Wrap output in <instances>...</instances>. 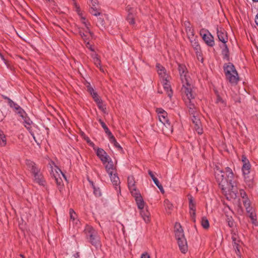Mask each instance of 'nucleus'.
<instances>
[{"mask_svg": "<svg viewBox=\"0 0 258 258\" xmlns=\"http://www.w3.org/2000/svg\"><path fill=\"white\" fill-rule=\"evenodd\" d=\"M178 71L180 80L182 84L181 93L185 103L188 108L189 113L192 115L191 120L194 124L200 123L198 112L195 106V94L192 91L191 79L189 76L187 69L184 65L179 64Z\"/></svg>", "mask_w": 258, "mask_h": 258, "instance_id": "1", "label": "nucleus"}, {"mask_svg": "<svg viewBox=\"0 0 258 258\" xmlns=\"http://www.w3.org/2000/svg\"><path fill=\"white\" fill-rule=\"evenodd\" d=\"M215 175L217 182L222 190L234 187V182L233 181V173L229 167H226L225 171H223L219 166L215 168Z\"/></svg>", "mask_w": 258, "mask_h": 258, "instance_id": "2", "label": "nucleus"}, {"mask_svg": "<svg viewBox=\"0 0 258 258\" xmlns=\"http://www.w3.org/2000/svg\"><path fill=\"white\" fill-rule=\"evenodd\" d=\"M175 236L180 251L185 253L188 249L187 241L184 237L183 229L179 223H176L175 226Z\"/></svg>", "mask_w": 258, "mask_h": 258, "instance_id": "3", "label": "nucleus"}, {"mask_svg": "<svg viewBox=\"0 0 258 258\" xmlns=\"http://www.w3.org/2000/svg\"><path fill=\"white\" fill-rule=\"evenodd\" d=\"M224 70L227 79L233 84H236L239 80L237 72L234 65L229 62L224 66Z\"/></svg>", "mask_w": 258, "mask_h": 258, "instance_id": "4", "label": "nucleus"}, {"mask_svg": "<svg viewBox=\"0 0 258 258\" xmlns=\"http://www.w3.org/2000/svg\"><path fill=\"white\" fill-rule=\"evenodd\" d=\"M172 132L173 126L167 117V113L162 109V133L169 136Z\"/></svg>", "mask_w": 258, "mask_h": 258, "instance_id": "5", "label": "nucleus"}, {"mask_svg": "<svg viewBox=\"0 0 258 258\" xmlns=\"http://www.w3.org/2000/svg\"><path fill=\"white\" fill-rule=\"evenodd\" d=\"M251 169L250 164H243L242 171L244 177V180L247 185L251 188L254 185L253 178L252 175H249Z\"/></svg>", "mask_w": 258, "mask_h": 258, "instance_id": "6", "label": "nucleus"}, {"mask_svg": "<svg viewBox=\"0 0 258 258\" xmlns=\"http://www.w3.org/2000/svg\"><path fill=\"white\" fill-rule=\"evenodd\" d=\"M49 165L50 166V168H51V171L50 174L55 179V182L56 184L57 185L58 188L60 191H61L62 189H63V183L62 180L61 178L59 177V172H60L62 176L66 178L64 175L62 173V172L61 171V170L56 166H55L54 168H52V165L51 164H49Z\"/></svg>", "mask_w": 258, "mask_h": 258, "instance_id": "7", "label": "nucleus"}, {"mask_svg": "<svg viewBox=\"0 0 258 258\" xmlns=\"http://www.w3.org/2000/svg\"><path fill=\"white\" fill-rule=\"evenodd\" d=\"M162 85L164 90L166 92L168 97L170 99L172 96L173 92L169 82L170 77L165 73V69L162 67Z\"/></svg>", "mask_w": 258, "mask_h": 258, "instance_id": "8", "label": "nucleus"}, {"mask_svg": "<svg viewBox=\"0 0 258 258\" xmlns=\"http://www.w3.org/2000/svg\"><path fill=\"white\" fill-rule=\"evenodd\" d=\"M132 195L135 199L136 204L139 209L141 210L145 208V203L139 191H133Z\"/></svg>", "mask_w": 258, "mask_h": 258, "instance_id": "9", "label": "nucleus"}, {"mask_svg": "<svg viewBox=\"0 0 258 258\" xmlns=\"http://www.w3.org/2000/svg\"><path fill=\"white\" fill-rule=\"evenodd\" d=\"M189 214L191 220L194 222H196V204L194 201L192 197H190L189 198Z\"/></svg>", "mask_w": 258, "mask_h": 258, "instance_id": "10", "label": "nucleus"}, {"mask_svg": "<svg viewBox=\"0 0 258 258\" xmlns=\"http://www.w3.org/2000/svg\"><path fill=\"white\" fill-rule=\"evenodd\" d=\"M96 154L104 164H105L108 160L110 159L106 152L101 148L97 149Z\"/></svg>", "mask_w": 258, "mask_h": 258, "instance_id": "11", "label": "nucleus"}, {"mask_svg": "<svg viewBox=\"0 0 258 258\" xmlns=\"http://www.w3.org/2000/svg\"><path fill=\"white\" fill-rule=\"evenodd\" d=\"M217 33L219 41H221L223 44L226 43L228 37L225 31L221 28H218L217 29Z\"/></svg>", "mask_w": 258, "mask_h": 258, "instance_id": "12", "label": "nucleus"}, {"mask_svg": "<svg viewBox=\"0 0 258 258\" xmlns=\"http://www.w3.org/2000/svg\"><path fill=\"white\" fill-rule=\"evenodd\" d=\"M32 175L34 176V180L35 182L38 183L40 185H44L45 183V180L42 173L40 172V169L33 173Z\"/></svg>", "mask_w": 258, "mask_h": 258, "instance_id": "13", "label": "nucleus"}, {"mask_svg": "<svg viewBox=\"0 0 258 258\" xmlns=\"http://www.w3.org/2000/svg\"><path fill=\"white\" fill-rule=\"evenodd\" d=\"M202 37L203 39L208 46H214L215 43L213 36L208 31L207 34H203Z\"/></svg>", "mask_w": 258, "mask_h": 258, "instance_id": "14", "label": "nucleus"}, {"mask_svg": "<svg viewBox=\"0 0 258 258\" xmlns=\"http://www.w3.org/2000/svg\"><path fill=\"white\" fill-rule=\"evenodd\" d=\"M26 165L28 169L31 172L32 174L35 173L36 171H38V170L40 169V168L36 166L34 162L30 160H26Z\"/></svg>", "mask_w": 258, "mask_h": 258, "instance_id": "15", "label": "nucleus"}, {"mask_svg": "<svg viewBox=\"0 0 258 258\" xmlns=\"http://www.w3.org/2000/svg\"><path fill=\"white\" fill-rule=\"evenodd\" d=\"M128 187L130 190L131 194L133 191H139L135 186V181L133 176H129L127 178Z\"/></svg>", "mask_w": 258, "mask_h": 258, "instance_id": "16", "label": "nucleus"}, {"mask_svg": "<svg viewBox=\"0 0 258 258\" xmlns=\"http://www.w3.org/2000/svg\"><path fill=\"white\" fill-rule=\"evenodd\" d=\"M188 38L189 40V41L192 47L198 52V51L200 50V46L198 42L197 36H195V35H194L192 36L188 37Z\"/></svg>", "mask_w": 258, "mask_h": 258, "instance_id": "17", "label": "nucleus"}, {"mask_svg": "<svg viewBox=\"0 0 258 258\" xmlns=\"http://www.w3.org/2000/svg\"><path fill=\"white\" fill-rule=\"evenodd\" d=\"M127 10L128 12V14L126 17V20L131 25H134L135 24L134 10L133 8L128 7H127Z\"/></svg>", "mask_w": 258, "mask_h": 258, "instance_id": "18", "label": "nucleus"}, {"mask_svg": "<svg viewBox=\"0 0 258 258\" xmlns=\"http://www.w3.org/2000/svg\"><path fill=\"white\" fill-rule=\"evenodd\" d=\"M140 210V213L144 220V221L146 223H148L150 221V213L147 210V208L145 209L144 208L143 209H142Z\"/></svg>", "mask_w": 258, "mask_h": 258, "instance_id": "19", "label": "nucleus"}, {"mask_svg": "<svg viewBox=\"0 0 258 258\" xmlns=\"http://www.w3.org/2000/svg\"><path fill=\"white\" fill-rule=\"evenodd\" d=\"M85 234L88 238L92 237L97 232L91 226L87 225L84 229Z\"/></svg>", "mask_w": 258, "mask_h": 258, "instance_id": "20", "label": "nucleus"}, {"mask_svg": "<svg viewBox=\"0 0 258 258\" xmlns=\"http://www.w3.org/2000/svg\"><path fill=\"white\" fill-rule=\"evenodd\" d=\"M90 242L94 246L98 247L100 245V238L98 235L97 232L92 237L89 238Z\"/></svg>", "mask_w": 258, "mask_h": 258, "instance_id": "21", "label": "nucleus"}, {"mask_svg": "<svg viewBox=\"0 0 258 258\" xmlns=\"http://www.w3.org/2000/svg\"><path fill=\"white\" fill-rule=\"evenodd\" d=\"M92 57L96 66L99 68L101 72H104L103 69L101 66V61L99 58L98 55L95 53H93L92 54Z\"/></svg>", "mask_w": 258, "mask_h": 258, "instance_id": "22", "label": "nucleus"}, {"mask_svg": "<svg viewBox=\"0 0 258 258\" xmlns=\"http://www.w3.org/2000/svg\"><path fill=\"white\" fill-rule=\"evenodd\" d=\"M110 176V178L111 181H112L114 186H115V188H117V186L120 184L119 178L118 176L115 174H113V172L111 173V174H108Z\"/></svg>", "mask_w": 258, "mask_h": 258, "instance_id": "23", "label": "nucleus"}, {"mask_svg": "<svg viewBox=\"0 0 258 258\" xmlns=\"http://www.w3.org/2000/svg\"><path fill=\"white\" fill-rule=\"evenodd\" d=\"M232 241H233V246L235 248L236 254L238 257H239L240 256V250L238 248V244L237 243V242L238 241L237 240V236L235 234H233L232 235Z\"/></svg>", "mask_w": 258, "mask_h": 258, "instance_id": "24", "label": "nucleus"}, {"mask_svg": "<svg viewBox=\"0 0 258 258\" xmlns=\"http://www.w3.org/2000/svg\"><path fill=\"white\" fill-rule=\"evenodd\" d=\"M69 213L70 216V221L72 222L73 224L77 225L79 222V220L77 218V216L76 213L72 209H70Z\"/></svg>", "mask_w": 258, "mask_h": 258, "instance_id": "25", "label": "nucleus"}, {"mask_svg": "<svg viewBox=\"0 0 258 258\" xmlns=\"http://www.w3.org/2000/svg\"><path fill=\"white\" fill-rule=\"evenodd\" d=\"M184 25L185 27V31L187 35V37L192 36L195 35L194 29L190 26V24L188 22H185Z\"/></svg>", "mask_w": 258, "mask_h": 258, "instance_id": "26", "label": "nucleus"}, {"mask_svg": "<svg viewBox=\"0 0 258 258\" xmlns=\"http://www.w3.org/2000/svg\"><path fill=\"white\" fill-rule=\"evenodd\" d=\"M107 163V164L105 165L106 170L108 174H111L114 169L113 163L111 159H109Z\"/></svg>", "mask_w": 258, "mask_h": 258, "instance_id": "27", "label": "nucleus"}, {"mask_svg": "<svg viewBox=\"0 0 258 258\" xmlns=\"http://www.w3.org/2000/svg\"><path fill=\"white\" fill-rule=\"evenodd\" d=\"M98 121H99V123H100V124L101 125L103 128L104 129L105 133L107 135L108 139H109L111 137H112L113 135L112 134L111 132L109 131V130L108 129V128L107 127V126H106L105 123L101 119H99L98 120Z\"/></svg>", "mask_w": 258, "mask_h": 258, "instance_id": "28", "label": "nucleus"}, {"mask_svg": "<svg viewBox=\"0 0 258 258\" xmlns=\"http://www.w3.org/2000/svg\"><path fill=\"white\" fill-rule=\"evenodd\" d=\"M164 206L167 214H170L173 210L172 204L168 200H166L164 201Z\"/></svg>", "mask_w": 258, "mask_h": 258, "instance_id": "29", "label": "nucleus"}, {"mask_svg": "<svg viewBox=\"0 0 258 258\" xmlns=\"http://www.w3.org/2000/svg\"><path fill=\"white\" fill-rule=\"evenodd\" d=\"M148 173L153 179L155 184L157 185V186L159 188V189L161 191V184H160L158 179L154 176L153 172L151 170L148 171Z\"/></svg>", "mask_w": 258, "mask_h": 258, "instance_id": "30", "label": "nucleus"}, {"mask_svg": "<svg viewBox=\"0 0 258 258\" xmlns=\"http://www.w3.org/2000/svg\"><path fill=\"white\" fill-rule=\"evenodd\" d=\"M216 103L221 108H223L226 106V103L223 100L219 94H217V99Z\"/></svg>", "mask_w": 258, "mask_h": 258, "instance_id": "31", "label": "nucleus"}, {"mask_svg": "<svg viewBox=\"0 0 258 258\" xmlns=\"http://www.w3.org/2000/svg\"><path fill=\"white\" fill-rule=\"evenodd\" d=\"M202 226L205 229H208L210 227L209 220L206 217H203L201 221Z\"/></svg>", "mask_w": 258, "mask_h": 258, "instance_id": "32", "label": "nucleus"}, {"mask_svg": "<svg viewBox=\"0 0 258 258\" xmlns=\"http://www.w3.org/2000/svg\"><path fill=\"white\" fill-rule=\"evenodd\" d=\"M22 119L24 120L25 123V126L30 132L31 124H32V121L28 117H27V115L24 118H22Z\"/></svg>", "mask_w": 258, "mask_h": 258, "instance_id": "33", "label": "nucleus"}, {"mask_svg": "<svg viewBox=\"0 0 258 258\" xmlns=\"http://www.w3.org/2000/svg\"><path fill=\"white\" fill-rule=\"evenodd\" d=\"M242 202L247 213H250V211H251V208L250 207V202L249 199L247 198H245V199L243 200Z\"/></svg>", "mask_w": 258, "mask_h": 258, "instance_id": "34", "label": "nucleus"}, {"mask_svg": "<svg viewBox=\"0 0 258 258\" xmlns=\"http://www.w3.org/2000/svg\"><path fill=\"white\" fill-rule=\"evenodd\" d=\"M81 22L83 24H84V25L86 27V30H85L86 33L88 32L89 33V34L90 35V36L92 37L93 36V34L89 30V24H88L87 23V22L86 21L85 18L82 16H81Z\"/></svg>", "mask_w": 258, "mask_h": 258, "instance_id": "35", "label": "nucleus"}, {"mask_svg": "<svg viewBox=\"0 0 258 258\" xmlns=\"http://www.w3.org/2000/svg\"><path fill=\"white\" fill-rule=\"evenodd\" d=\"M94 189V194L96 197H99L101 196V190L99 188L95 186L93 181H89Z\"/></svg>", "mask_w": 258, "mask_h": 258, "instance_id": "36", "label": "nucleus"}, {"mask_svg": "<svg viewBox=\"0 0 258 258\" xmlns=\"http://www.w3.org/2000/svg\"><path fill=\"white\" fill-rule=\"evenodd\" d=\"M109 141L114 145V146L117 148L119 150H122V148L120 145L117 142L116 139L113 136L111 137L109 139Z\"/></svg>", "mask_w": 258, "mask_h": 258, "instance_id": "37", "label": "nucleus"}, {"mask_svg": "<svg viewBox=\"0 0 258 258\" xmlns=\"http://www.w3.org/2000/svg\"><path fill=\"white\" fill-rule=\"evenodd\" d=\"M6 139L3 132L0 130V146H4L6 145Z\"/></svg>", "mask_w": 258, "mask_h": 258, "instance_id": "38", "label": "nucleus"}, {"mask_svg": "<svg viewBox=\"0 0 258 258\" xmlns=\"http://www.w3.org/2000/svg\"><path fill=\"white\" fill-rule=\"evenodd\" d=\"M16 113L18 114L21 118H24L26 115V113L21 107H19L16 111H15Z\"/></svg>", "mask_w": 258, "mask_h": 258, "instance_id": "39", "label": "nucleus"}, {"mask_svg": "<svg viewBox=\"0 0 258 258\" xmlns=\"http://www.w3.org/2000/svg\"><path fill=\"white\" fill-rule=\"evenodd\" d=\"M9 105L10 107L13 108L14 111H16L17 109L20 107L18 104L14 102L11 99H9Z\"/></svg>", "mask_w": 258, "mask_h": 258, "instance_id": "40", "label": "nucleus"}, {"mask_svg": "<svg viewBox=\"0 0 258 258\" xmlns=\"http://www.w3.org/2000/svg\"><path fill=\"white\" fill-rule=\"evenodd\" d=\"M93 7H92L90 9V13L94 15V16H99L100 14V13L99 12L96 8L95 7V5L93 4Z\"/></svg>", "mask_w": 258, "mask_h": 258, "instance_id": "41", "label": "nucleus"}, {"mask_svg": "<svg viewBox=\"0 0 258 258\" xmlns=\"http://www.w3.org/2000/svg\"><path fill=\"white\" fill-rule=\"evenodd\" d=\"M222 54L224 56V58H227L229 56V50L227 45L223 44V48L222 49Z\"/></svg>", "mask_w": 258, "mask_h": 258, "instance_id": "42", "label": "nucleus"}, {"mask_svg": "<svg viewBox=\"0 0 258 258\" xmlns=\"http://www.w3.org/2000/svg\"><path fill=\"white\" fill-rule=\"evenodd\" d=\"M87 33L89 34L88 32L86 33L85 31V32H83L81 30L79 31L80 35L83 39V40H84L85 42H86L87 41V40H88V36L87 35Z\"/></svg>", "mask_w": 258, "mask_h": 258, "instance_id": "43", "label": "nucleus"}, {"mask_svg": "<svg viewBox=\"0 0 258 258\" xmlns=\"http://www.w3.org/2000/svg\"><path fill=\"white\" fill-rule=\"evenodd\" d=\"M92 96L96 103H99L101 101V100L99 98L96 93H93V96Z\"/></svg>", "mask_w": 258, "mask_h": 258, "instance_id": "44", "label": "nucleus"}, {"mask_svg": "<svg viewBox=\"0 0 258 258\" xmlns=\"http://www.w3.org/2000/svg\"><path fill=\"white\" fill-rule=\"evenodd\" d=\"M97 106L98 108L102 110V111H104L105 109H106L105 106L102 104V101H100L99 103H97Z\"/></svg>", "mask_w": 258, "mask_h": 258, "instance_id": "45", "label": "nucleus"}, {"mask_svg": "<svg viewBox=\"0 0 258 258\" xmlns=\"http://www.w3.org/2000/svg\"><path fill=\"white\" fill-rule=\"evenodd\" d=\"M226 220L228 223V226L230 227H232L234 225V223H233V220L232 219L231 217L227 218V219Z\"/></svg>", "mask_w": 258, "mask_h": 258, "instance_id": "46", "label": "nucleus"}, {"mask_svg": "<svg viewBox=\"0 0 258 258\" xmlns=\"http://www.w3.org/2000/svg\"><path fill=\"white\" fill-rule=\"evenodd\" d=\"M156 112L158 114V117L159 120L161 122V109L160 108H157L156 109Z\"/></svg>", "mask_w": 258, "mask_h": 258, "instance_id": "47", "label": "nucleus"}, {"mask_svg": "<svg viewBox=\"0 0 258 258\" xmlns=\"http://www.w3.org/2000/svg\"><path fill=\"white\" fill-rule=\"evenodd\" d=\"M86 47L87 48H88V49H89L91 51L94 52V49L93 48V47L92 46V45L90 43V42L89 41H86Z\"/></svg>", "mask_w": 258, "mask_h": 258, "instance_id": "48", "label": "nucleus"}, {"mask_svg": "<svg viewBox=\"0 0 258 258\" xmlns=\"http://www.w3.org/2000/svg\"><path fill=\"white\" fill-rule=\"evenodd\" d=\"M240 197L242 198L243 200L245 199V198H247L246 194L243 189L240 190Z\"/></svg>", "mask_w": 258, "mask_h": 258, "instance_id": "49", "label": "nucleus"}, {"mask_svg": "<svg viewBox=\"0 0 258 258\" xmlns=\"http://www.w3.org/2000/svg\"><path fill=\"white\" fill-rule=\"evenodd\" d=\"M242 162L243 163V164H250L249 160L246 158V157L243 155L242 156Z\"/></svg>", "mask_w": 258, "mask_h": 258, "instance_id": "50", "label": "nucleus"}, {"mask_svg": "<svg viewBox=\"0 0 258 258\" xmlns=\"http://www.w3.org/2000/svg\"><path fill=\"white\" fill-rule=\"evenodd\" d=\"M249 214V217L251 219V220H254L255 218V214L253 213L252 211H250V213H248Z\"/></svg>", "mask_w": 258, "mask_h": 258, "instance_id": "51", "label": "nucleus"}, {"mask_svg": "<svg viewBox=\"0 0 258 258\" xmlns=\"http://www.w3.org/2000/svg\"><path fill=\"white\" fill-rule=\"evenodd\" d=\"M196 131L199 134H202L203 133V129L201 127V126L199 127H196Z\"/></svg>", "mask_w": 258, "mask_h": 258, "instance_id": "52", "label": "nucleus"}, {"mask_svg": "<svg viewBox=\"0 0 258 258\" xmlns=\"http://www.w3.org/2000/svg\"><path fill=\"white\" fill-rule=\"evenodd\" d=\"M141 258H150V255L146 252L141 255Z\"/></svg>", "mask_w": 258, "mask_h": 258, "instance_id": "53", "label": "nucleus"}, {"mask_svg": "<svg viewBox=\"0 0 258 258\" xmlns=\"http://www.w3.org/2000/svg\"><path fill=\"white\" fill-rule=\"evenodd\" d=\"M75 4V8H76V11L77 12V13H78V14H79V15H80V16H81V14L80 13V8H79V7L77 5V4H76V3H75V4Z\"/></svg>", "mask_w": 258, "mask_h": 258, "instance_id": "54", "label": "nucleus"}, {"mask_svg": "<svg viewBox=\"0 0 258 258\" xmlns=\"http://www.w3.org/2000/svg\"><path fill=\"white\" fill-rule=\"evenodd\" d=\"M156 67L158 68V70H157L158 73L159 75L160 76L161 75V70L160 69V64L157 63L156 65Z\"/></svg>", "mask_w": 258, "mask_h": 258, "instance_id": "55", "label": "nucleus"}, {"mask_svg": "<svg viewBox=\"0 0 258 258\" xmlns=\"http://www.w3.org/2000/svg\"><path fill=\"white\" fill-rule=\"evenodd\" d=\"M88 91L92 96H93V93H96L94 89L91 87L88 88Z\"/></svg>", "mask_w": 258, "mask_h": 258, "instance_id": "56", "label": "nucleus"}, {"mask_svg": "<svg viewBox=\"0 0 258 258\" xmlns=\"http://www.w3.org/2000/svg\"><path fill=\"white\" fill-rule=\"evenodd\" d=\"M201 126V121H200V123H196L195 124V130H196V127H199Z\"/></svg>", "mask_w": 258, "mask_h": 258, "instance_id": "57", "label": "nucleus"}, {"mask_svg": "<svg viewBox=\"0 0 258 258\" xmlns=\"http://www.w3.org/2000/svg\"><path fill=\"white\" fill-rule=\"evenodd\" d=\"M0 57L4 61L5 63H6V60L5 59L4 56L2 54V53L1 52H0Z\"/></svg>", "mask_w": 258, "mask_h": 258, "instance_id": "58", "label": "nucleus"}, {"mask_svg": "<svg viewBox=\"0 0 258 258\" xmlns=\"http://www.w3.org/2000/svg\"><path fill=\"white\" fill-rule=\"evenodd\" d=\"M252 224H253L255 225H257V221L256 219L255 218L254 220H251Z\"/></svg>", "mask_w": 258, "mask_h": 258, "instance_id": "59", "label": "nucleus"}, {"mask_svg": "<svg viewBox=\"0 0 258 258\" xmlns=\"http://www.w3.org/2000/svg\"><path fill=\"white\" fill-rule=\"evenodd\" d=\"M255 23L256 25L258 26V14L256 15V17L255 19Z\"/></svg>", "mask_w": 258, "mask_h": 258, "instance_id": "60", "label": "nucleus"}, {"mask_svg": "<svg viewBox=\"0 0 258 258\" xmlns=\"http://www.w3.org/2000/svg\"><path fill=\"white\" fill-rule=\"evenodd\" d=\"M4 99L8 100V101L9 102V99L10 98H8V97H4Z\"/></svg>", "mask_w": 258, "mask_h": 258, "instance_id": "61", "label": "nucleus"}, {"mask_svg": "<svg viewBox=\"0 0 258 258\" xmlns=\"http://www.w3.org/2000/svg\"><path fill=\"white\" fill-rule=\"evenodd\" d=\"M96 1H97V0H93V1H92V2H93V3H94V4H96Z\"/></svg>", "mask_w": 258, "mask_h": 258, "instance_id": "62", "label": "nucleus"}, {"mask_svg": "<svg viewBox=\"0 0 258 258\" xmlns=\"http://www.w3.org/2000/svg\"><path fill=\"white\" fill-rule=\"evenodd\" d=\"M20 256L22 258H25L23 254H20Z\"/></svg>", "mask_w": 258, "mask_h": 258, "instance_id": "63", "label": "nucleus"}, {"mask_svg": "<svg viewBox=\"0 0 258 258\" xmlns=\"http://www.w3.org/2000/svg\"><path fill=\"white\" fill-rule=\"evenodd\" d=\"M99 21H100L101 23L103 22V20L102 19H101L100 18H99Z\"/></svg>", "mask_w": 258, "mask_h": 258, "instance_id": "64", "label": "nucleus"}]
</instances>
